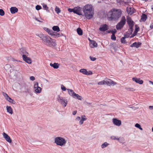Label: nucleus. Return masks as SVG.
<instances>
[{
  "label": "nucleus",
  "instance_id": "nucleus-1",
  "mask_svg": "<svg viewBox=\"0 0 153 153\" xmlns=\"http://www.w3.org/2000/svg\"><path fill=\"white\" fill-rule=\"evenodd\" d=\"M36 35L41 38L42 42L46 45L51 46H55L56 45V40L52 39L48 36L43 34H40Z\"/></svg>",
  "mask_w": 153,
  "mask_h": 153
},
{
  "label": "nucleus",
  "instance_id": "nucleus-2",
  "mask_svg": "<svg viewBox=\"0 0 153 153\" xmlns=\"http://www.w3.org/2000/svg\"><path fill=\"white\" fill-rule=\"evenodd\" d=\"M84 15L88 19H91L93 16L94 10L92 6L87 4L84 6L83 8Z\"/></svg>",
  "mask_w": 153,
  "mask_h": 153
},
{
  "label": "nucleus",
  "instance_id": "nucleus-3",
  "mask_svg": "<svg viewBox=\"0 0 153 153\" xmlns=\"http://www.w3.org/2000/svg\"><path fill=\"white\" fill-rule=\"evenodd\" d=\"M121 14V12L117 10L109 12L108 14V19L109 20H112L113 19H118L120 16Z\"/></svg>",
  "mask_w": 153,
  "mask_h": 153
},
{
  "label": "nucleus",
  "instance_id": "nucleus-4",
  "mask_svg": "<svg viewBox=\"0 0 153 153\" xmlns=\"http://www.w3.org/2000/svg\"><path fill=\"white\" fill-rule=\"evenodd\" d=\"M54 143L57 145L62 146L66 143L65 139L60 137H56L54 139Z\"/></svg>",
  "mask_w": 153,
  "mask_h": 153
},
{
  "label": "nucleus",
  "instance_id": "nucleus-5",
  "mask_svg": "<svg viewBox=\"0 0 153 153\" xmlns=\"http://www.w3.org/2000/svg\"><path fill=\"white\" fill-rule=\"evenodd\" d=\"M126 22L125 17L123 16L122 17L120 22L116 25V28L117 30H121L123 27Z\"/></svg>",
  "mask_w": 153,
  "mask_h": 153
},
{
  "label": "nucleus",
  "instance_id": "nucleus-6",
  "mask_svg": "<svg viewBox=\"0 0 153 153\" xmlns=\"http://www.w3.org/2000/svg\"><path fill=\"white\" fill-rule=\"evenodd\" d=\"M33 88L34 89V92L36 94H40L42 91V88L39 86L38 82H36L34 83Z\"/></svg>",
  "mask_w": 153,
  "mask_h": 153
},
{
  "label": "nucleus",
  "instance_id": "nucleus-7",
  "mask_svg": "<svg viewBox=\"0 0 153 153\" xmlns=\"http://www.w3.org/2000/svg\"><path fill=\"white\" fill-rule=\"evenodd\" d=\"M127 22L129 27V31L131 33L133 31V27L134 26L133 22L130 17H128L127 19Z\"/></svg>",
  "mask_w": 153,
  "mask_h": 153
},
{
  "label": "nucleus",
  "instance_id": "nucleus-8",
  "mask_svg": "<svg viewBox=\"0 0 153 153\" xmlns=\"http://www.w3.org/2000/svg\"><path fill=\"white\" fill-rule=\"evenodd\" d=\"M57 100L64 107H65L66 106L68 103L67 100L65 99L62 97H61L59 95L57 98Z\"/></svg>",
  "mask_w": 153,
  "mask_h": 153
},
{
  "label": "nucleus",
  "instance_id": "nucleus-9",
  "mask_svg": "<svg viewBox=\"0 0 153 153\" xmlns=\"http://www.w3.org/2000/svg\"><path fill=\"white\" fill-rule=\"evenodd\" d=\"M74 13L79 15H82V8L79 7H77L74 8Z\"/></svg>",
  "mask_w": 153,
  "mask_h": 153
},
{
  "label": "nucleus",
  "instance_id": "nucleus-10",
  "mask_svg": "<svg viewBox=\"0 0 153 153\" xmlns=\"http://www.w3.org/2000/svg\"><path fill=\"white\" fill-rule=\"evenodd\" d=\"M105 84L108 85L114 86L117 85V83L107 78H105Z\"/></svg>",
  "mask_w": 153,
  "mask_h": 153
},
{
  "label": "nucleus",
  "instance_id": "nucleus-11",
  "mask_svg": "<svg viewBox=\"0 0 153 153\" xmlns=\"http://www.w3.org/2000/svg\"><path fill=\"white\" fill-rule=\"evenodd\" d=\"M79 72L82 73V74L87 75H91L93 73L92 71H87V70L85 69H81L79 70Z\"/></svg>",
  "mask_w": 153,
  "mask_h": 153
},
{
  "label": "nucleus",
  "instance_id": "nucleus-12",
  "mask_svg": "<svg viewBox=\"0 0 153 153\" xmlns=\"http://www.w3.org/2000/svg\"><path fill=\"white\" fill-rule=\"evenodd\" d=\"M108 28V26L106 24L102 25H100L99 30L101 31L104 32L107 30Z\"/></svg>",
  "mask_w": 153,
  "mask_h": 153
},
{
  "label": "nucleus",
  "instance_id": "nucleus-13",
  "mask_svg": "<svg viewBox=\"0 0 153 153\" xmlns=\"http://www.w3.org/2000/svg\"><path fill=\"white\" fill-rule=\"evenodd\" d=\"M112 122L114 125L117 126H119L121 124V121L116 118H113L112 119Z\"/></svg>",
  "mask_w": 153,
  "mask_h": 153
},
{
  "label": "nucleus",
  "instance_id": "nucleus-14",
  "mask_svg": "<svg viewBox=\"0 0 153 153\" xmlns=\"http://www.w3.org/2000/svg\"><path fill=\"white\" fill-rule=\"evenodd\" d=\"M3 95L7 101L10 103H13V100L6 93L3 92Z\"/></svg>",
  "mask_w": 153,
  "mask_h": 153
},
{
  "label": "nucleus",
  "instance_id": "nucleus-15",
  "mask_svg": "<svg viewBox=\"0 0 153 153\" xmlns=\"http://www.w3.org/2000/svg\"><path fill=\"white\" fill-rule=\"evenodd\" d=\"M132 80L136 83L140 84H142L143 83V80L141 79L140 78H138L137 77H133L132 78Z\"/></svg>",
  "mask_w": 153,
  "mask_h": 153
},
{
  "label": "nucleus",
  "instance_id": "nucleus-16",
  "mask_svg": "<svg viewBox=\"0 0 153 153\" xmlns=\"http://www.w3.org/2000/svg\"><path fill=\"white\" fill-rule=\"evenodd\" d=\"M28 56H26L22 57V58L23 60L26 63L29 64H31L32 62V60L30 58L28 57Z\"/></svg>",
  "mask_w": 153,
  "mask_h": 153
},
{
  "label": "nucleus",
  "instance_id": "nucleus-17",
  "mask_svg": "<svg viewBox=\"0 0 153 153\" xmlns=\"http://www.w3.org/2000/svg\"><path fill=\"white\" fill-rule=\"evenodd\" d=\"M3 135L4 137L6 140L8 142L10 143L12 142L11 140V139L10 137L7 134L4 132L3 134Z\"/></svg>",
  "mask_w": 153,
  "mask_h": 153
},
{
  "label": "nucleus",
  "instance_id": "nucleus-18",
  "mask_svg": "<svg viewBox=\"0 0 153 153\" xmlns=\"http://www.w3.org/2000/svg\"><path fill=\"white\" fill-rule=\"evenodd\" d=\"M21 53L22 55V57L25 56H29V53L26 51L23 48L20 49Z\"/></svg>",
  "mask_w": 153,
  "mask_h": 153
},
{
  "label": "nucleus",
  "instance_id": "nucleus-19",
  "mask_svg": "<svg viewBox=\"0 0 153 153\" xmlns=\"http://www.w3.org/2000/svg\"><path fill=\"white\" fill-rule=\"evenodd\" d=\"M90 41V46L91 48H94L97 47V44L95 41L94 40H91L89 39Z\"/></svg>",
  "mask_w": 153,
  "mask_h": 153
},
{
  "label": "nucleus",
  "instance_id": "nucleus-20",
  "mask_svg": "<svg viewBox=\"0 0 153 153\" xmlns=\"http://www.w3.org/2000/svg\"><path fill=\"white\" fill-rule=\"evenodd\" d=\"M81 119L79 122V125H82L84 121L87 120V118L85 115H82L81 117Z\"/></svg>",
  "mask_w": 153,
  "mask_h": 153
},
{
  "label": "nucleus",
  "instance_id": "nucleus-21",
  "mask_svg": "<svg viewBox=\"0 0 153 153\" xmlns=\"http://www.w3.org/2000/svg\"><path fill=\"white\" fill-rule=\"evenodd\" d=\"M11 13L14 14L18 11V9L16 7H12L10 9Z\"/></svg>",
  "mask_w": 153,
  "mask_h": 153
},
{
  "label": "nucleus",
  "instance_id": "nucleus-22",
  "mask_svg": "<svg viewBox=\"0 0 153 153\" xmlns=\"http://www.w3.org/2000/svg\"><path fill=\"white\" fill-rule=\"evenodd\" d=\"M43 29L46 31L51 36H53V32L52 30H50L49 28L44 27H43Z\"/></svg>",
  "mask_w": 153,
  "mask_h": 153
},
{
  "label": "nucleus",
  "instance_id": "nucleus-23",
  "mask_svg": "<svg viewBox=\"0 0 153 153\" xmlns=\"http://www.w3.org/2000/svg\"><path fill=\"white\" fill-rule=\"evenodd\" d=\"M59 65V64L57 63H54L53 64L51 63L50 64V65L55 69H57L58 68Z\"/></svg>",
  "mask_w": 153,
  "mask_h": 153
},
{
  "label": "nucleus",
  "instance_id": "nucleus-24",
  "mask_svg": "<svg viewBox=\"0 0 153 153\" xmlns=\"http://www.w3.org/2000/svg\"><path fill=\"white\" fill-rule=\"evenodd\" d=\"M135 27L136 28L134 32L133 35L131 36V38L133 37L134 36H135L137 34V32L139 31V28L138 27H137V26L136 25H135Z\"/></svg>",
  "mask_w": 153,
  "mask_h": 153
},
{
  "label": "nucleus",
  "instance_id": "nucleus-25",
  "mask_svg": "<svg viewBox=\"0 0 153 153\" xmlns=\"http://www.w3.org/2000/svg\"><path fill=\"white\" fill-rule=\"evenodd\" d=\"M67 90L68 91L69 94L71 96L73 97L76 93H75L72 90L68 89Z\"/></svg>",
  "mask_w": 153,
  "mask_h": 153
},
{
  "label": "nucleus",
  "instance_id": "nucleus-26",
  "mask_svg": "<svg viewBox=\"0 0 153 153\" xmlns=\"http://www.w3.org/2000/svg\"><path fill=\"white\" fill-rule=\"evenodd\" d=\"M6 109L7 112L10 114H12L13 113V109L10 106H6Z\"/></svg>",
  "mask_w": 153,
  "mask_h": 153
},
{
  "label": "nucleus",
  "instance_id": "nucleus-27",
  "mask_svg": "<svg viewBox=\"0 0 153 153\" xmlns=\"http://www.w3.org/2000/svg\"><path fill=\"white\" fill-rule=\"evenodd\" d=\"M133 9L132 8H127V11L128 13L130 15L132 14L134 12Z\"/></svg>",
  "mask_w": 153,
  "mask_h": 153
},
{
  "label": "nucleus",
  "instance_id": "nucleus-28",
  "mask_svg": "<svg viewBox=\"0 0 153 153\" xmlns=\"http://www.w3.org/2000/svg\"><path fill=\"white\" fill-rule=\"evenodd\" d=\"M73 97L80 100H82V99L81 96L76 93H75Z\"/></svg>",
  "mask_w": 153,
  "mask_h": 153
},
{
  "label": "nucleus",
  "instance_id": "nucleus-29",
  "mask_svg": "<svg viewBox=\"0 0 153 153\" xmlns=\"http://www.w3.org/2000/svg\"><path fill=\"white\" fill-rule=\"evenodd\" d=\"M4 68L7 71H10L11 70V67L10 65L7 64L4 67Z\"/></svg>",
  "mask_w": 153,
  "mask_h": 153
},
{
  "label": "nucleus",
  "instance_id": "nucleus-30",
  "mask_svg": "<svg viewBox=\"0 0 153 153\" xmlns=\"http://www.w3.org/2000/svg\"><path fill=\"white\" fill-rule=\"evenodd\" d=\"M128 36H127L126 35H124V37H122L121 39V42L123 44H126V41L125 40L126 38L128 37Z\"/></svg>",
  "mask_w": 153,
  "mask_h": 153
},
{
  "label": "nucleus",
  "instance_id": "nucleus-31",
  "mask_svg": "<svg viewBox=\"0 0 153 153\" xmlns=\"http://www.w3.org/2000/svg\"><path fill=\"white\" fill-rule=\"evenodd\" d=\"M141 43L139 42H135L133 43V45H134V47L136 48H138L141 45Z\"/></svg>",
  "mask_w": 153,
  "mask_h": 153
},
{
  "label": "nucleus",
  "instance_id": "nucleus-32",
  "mask_svg": "<svg viewBox=\"0 0 153 153\" xmlns=\"http://www.w3.org/2000/svg\"><path fill=\"white\" fill-rule=\"evenodd\" d=\"M52 29L54 31H56L57 32H58L60 31L59 27L57 26H53L52 27Z\"/></svg>",
  "mask_w": 153,
  "mask_h": 153
},
{
  "label": "nucleus",
  "instance_id": "nucleus-33",
  "mask_svg": "<svg viewBox=\"0 0 153 153\" xmlns=\"http://www.w3.org/2000/svg\"><path fill=\"white\" fill-rule=\"evenodd\" d=\"M147 19V16L144 14H143L142 16L141 20L142 21L144 22Z\"/></svg>",
  "mask_w": 153,
  "mask_h": 153
},
{
  "label": "nucleus",
  "instance_id": "nucleus-34",
  "mask_svg": "<svg viewBox=\"0 0 153 153\" xmlns=\"http://www.w3.org/2000/svg\"><path fill=\"white\" fill-rule=\"evenodd\" d=\"M77 32L78 34L79 35H81L82 34V30L80 28H78L77 30Z\"/></svg>",
  "mask_w": 153,
  "mask_h": 153
},
{
  "label": "nucleus",
  "instance_id": "nucleus-35",
  "mask_svg": "<svg viewBox=\"0 0 153 153\" xmlns=\"http://www.w3.org/2000/svg\"><path fill=\"white\" fill-rule=\"evenodd\" d=\"M105 79L104 80L101 81L100 82H99L98 83V85H106L105 84Z\"/></svg>",
  "mask_w": 153,
  "mask_h": 153
},
{
  "label": "nucleus",
  "instance_id": "nucleus-36",
  "mask_svg": "<svg viewBox=\"0 0 153 153\" xmlns=\"http://www.w3.org/2000/svg\"><path fill=\"white\" fill-rule=\"evenodd\" d=\"M109 144L107 142H105L101 145V147L102 149H104Z\"/></svg>",
  "mask_w": 153,
  "mask_h": 153
},
{
  "label": "nucleus",
  "instance_id": "nucleus-37",
  "mask_svg": "<svg viewBox=\"0 0 153 153\" xmlns=\"http://www.w3.org/2000/svg\"><path fill=\"white\" fill-rule=\"evenodd\" d=\"M135 126L136 127L138 128L139 129L141 130H143V129L141 128V126H140V124H139L138 123H136L135 124Z\"/></svg>",
  "mask_w": 153,
  "mask_h": 153
},
{
  "label": "nucleus",
  "instance_id": "nucleus-38",
  "mask_svg": "<svg viewBox=\"0 0 153 153\" xmlns=\"http://www.w3.org/2000/svg\"><path fill=\"white\" fill-rule=\"evenodd\" d=\"M110 138L111 139L113 140H119V138L118 137H117L116 136H112Z\"/></svg>",
  "mask_w": 153,
  "mask_h": 153
},
{
  "label": "nucleus",
  "instance_id": "nucleus-39",
  "mask_svg": "<svg viewBox=\"0 0 153 153\" xmlns=\"http://www.w3.org/2000/svg\"><path fill=\"white\" fill-rule=\"evenodd\" d=\"M55 11L57 14L59 13H60L61 12L60 9L57 7H56L55 8Z\"/></svg>",
  "mask_w": 153,
  "mask_h": 153
},
{
  "label": "nucleus",
  "instance_id": "nucleus-40",
  "mask_svg": "<svg viewBox=\"0 0 153 153\" xmlns=\"http://www.w3.org/2000/svg\"><path fill=\"white\" fill-rule=\"evenodd\" d=\"M126 89L128 91H134L135 90V89L132 88H127Z\"/></svg>",
  "mask_w": 153,
  "mask_h": 153
},
{
  "label": "nucleus",
  "instance_id": "nucleus-41",
  "mask_svg": "<svg viewBox=\"0 0 153 153\" xmlns=\"http://www.w3.org/2000/svg\"><path fill=\"white\" fill-rule=\"evenodd\" d=\"M4 15V12L3 10L0 9V15L1 16H3Z\"/></svg>",
  "mask_w": 153,
  "mask_h": 153
},
{
  "label": "nucleus",
  "instance_id": "nucleus-42",
  "mask_svg": "<svg viewBox=\"0 0 153 153\" xmlns=\"http://www.w3.org/2000/svg\"><path fill=\"white\" fill-rule=\"evenodd\" d=\"M42 9L41 7L39 5H37L36 6V9L38 10Z\"/></svg>",
  "mask_w": 153,
  "mask_h": 153
},
{
  "label": "nucleus",
  "instance_id": "nucleus-43",
  "mask_svg": "<svg viewBox=\"0 0 153 153\" xmlns=\"http://www.w3.org/2000/svg\"><path fill=\"white\" fill-rule=\"evenodd\" d=\"M35 19L36 21L40 22L42 23L43 22V19L41 18H40L39 19L38 18H35Z\"/></svg>",
  "mask_w": 153,
  "mask_h": 153
},
{
  "label": "nucleus",
  "instance_id": "nucleus-44",
  "mask_svg": "<svg viewBox=\"0 0 153 153\" xmlns=\"http://www.w3.org/2000/svg\"><path fill=\"white\" fill-rule=\"evenodd\" d=\"M61 89L64 91H65L67 89L63 85H61Z\"/></svg>",
  "mask_w": 153,
  "mask_h": 153
},
{
  "label": "nucleus",
  "instance_id": "nucleus-45",
  "mask_svg": "<svg viewBox=\"0 0 153 153\" xmlns=\"http://www.w3.org/2000/svg\"><path fill=\"white\" fill-rule=\"evenodd\" d=\"M111 39L114 40H116V37L115 36V34H112L111 37Z\"/></svg>",
  "mask_w": 153,
  "mask_h": 153
},
{
  "label": "nucleus",
  "instance_id": "nucleus-46",
  "mask_svg": "<svg viewBox=\"0 0 153 153\" xmlns=\"http://www.w3.org/2000/svg\"><path fill=\"white\" fill-rule=\"evenodd\" d=\"M53 35L55 36L56 37H59L60 36H61V35L59 33H55L53 32Z\"/></svg>",
  "mask_w": 153,
  "mask_h": 153
},
{
  "label": "nucleus",
  "instance_id": "nucleus-47",
  "mask_svg": "<svg viewBox=\"0 0 153 153\" xmlns=\"http://www.w3.org/2000/svg\"><path fill=\"white\" fill-rule=\"evenodd\" d=\"M43 7L45 9V10H47L48 9V7H47L46 5L43 4Z\"/></svg>",
  "mask_w": 153,
  "mask_h": 153
},
{
  "label": "nucleus",
  "instance_id": "nucleus-48",
  "mask_svg": "<svg viewBox=\"0 0 153 153\" xmlns=\"http://www.w3.org/2000/svg\"><path fill=\"white\" fill-rule=\"evenodd\" d=\"M90 58L91 60L92 61H94L96 60V58L94 57L90 56Z\"/></svg>",
  "mask_w": 153,
  "mask_h": 153
},
{
  "label": "nucleus",
  "instance_id": "nucleus-49",
  "mask_svg": "<svg viewBox=\"0 0 153 153\" xmlns=\"http://www.w3.org/2000/svg\"><path fill=\"white\" fill-rule=\"evenodd\" d=\"M111 32L112 34H115V33L116 32V30L115 29H114L113 30H111Z\"/></svg>",
  "mask_w": 153,
  "mask_h": 153
},
{
  "label": "nucleus",
  "instance_id": "nucleus-50",
  "mask_svg": "<svg viewBox=\"0 0 153 153\" xmlns=\"http://www.w3.org/2000/svg\"><path fill=\"white\" fill-rule=\"evenodd\" d=\"M68 10L70 12H73L74 13V8H73V9L68 8Z\"/></svg>",
  "mask_w": 153,
  "mask_h": 153
},
{
  "label": "nucleus",
  "instance_id": "nucleus-51",
  "mask_svg": "<svg viewBox=\"0 0 153 153\" xmlns=\"http://www.w3.org/2000/svg\"><path fill=\"white\" fill-rule=\"evenodd\" d=\"M30 79L31 80L34 81L35 80V77L33 76H31L30 77Z\"/></svg>",
  "mask_w": 153,
  "mask_h": 153
},
{
  "label": "nucleus",
  "instance_id": "nucleus-52",
  "mask_svg": "<svg viewBox=\"0 0 153 153\" xmlns=\"http://www.w3.org/2000/svg\"><path fill=\"white\" fill-rule=\"evenodd\" d=\"M80 117H77L76 118V120L77 121L80 120Z\"/></svg>",
  "mask_w": 153,
  "mask_h": 153
},
{
  "label": "nucleus",
  "instance_id": "nucleus-53",
  "mask_svg": "<svg viewBox=\"0 0 153 153\" xmlns=\"http://www.w3.org/2000/svg\"><path fill=\"white\" fill-rule=\"evenodd\" d=\"M149 108L150 110H152L153 109V106H150L149 107Z\"/></svg>",
  "mask_w": 153,
  "mask_h": 153
},
{
  "label": "nucleus",
  "instance_id": "nucleus-54",
  "mask_svg": "<svg viewBox=\"0 0 153 153\" xmlns=\"http://www.w3.org/2000/svg\"><path fill=\"white\" fill-rule=\"evenodd\" d=\"M77 113V111H74L73 112L72 114L73 115H75Z\"/></svg>",
  "mask_w": 153,
  "mask_h": 153
},
{
  "label": "nucleus",
  "instance_id": "nucleus-55",
  "mask_svg": "<svg viewBox=\"0 0 153 153\" xmlns=\"http://www.w3.org/2000/svg\"><path fill=\"white\" fill-rule=\"evenodd\" d=\"M150 27L151 29H153V23H152L150 25Z\"/></svg>",
  "mask_w": 153,
  "mask_h": 153
},
{
  "label": "nucleus",
  "instance_id": "nucleus-56",
  "mask_svg": "<svg viewBox=\"0 0 153 153\" xmlns=\"http://www.w3.org/2000/svg\"><path fill=\"white\" fill-rule=\"evenodd\" d=\"M149 82L151 84H152V85H153V82H152L151 81L149 80Z\"/></svg>",
  "mask_w": 153,
  "mask_h": 153
},
{
  "label": "nucleus",
  "instance_id": "nucleus-57",
  "mask_svg": "<svg viewBox=\"0 0 153 153\" xmlns=\"http://www.w3.org/2000/svg\"><path fill=\"white\" fill-rule=\"evenodd\" d=\"M130 46L131 47H134V45H133V44H132Z\"/></svg>",
  "mask_w": 153,
  "mask_h": 153
},
{
  "label": "nucleus",
  "instance_id": "nucleus-58",
  "mask_svg": "<svg viewBox=\"0 0 153 153\" xmlns=\"http://www.w3.org/2000/svg\"><path fill=\"white\" fill-rule=\"evenodd\" d=\"M108 33H111V30L110 31H109L108 32Z\"/></svg>",
  "mask_w": 153,
  "mask_h": 153
},
{
  "label": "nucleus",
  "instance_id": "nucleus-59",
  "mask_svg": "<svg viewBox=\"0 0 153 153\" xmlns=\"http://www.w3.org/2000/svg\"><path fill=\"white\" fill-rule=\"evenodd\" d=\"M11 58V57H8L7 58V59H9V58Z\"/></svg>",
  "mask_w": 153,
  "mask_h": 153
},
{
  "label": "nucleus",
  "instance_id": "nucleus-60",
  "mask_svg": "<svg viewBox=\"0 0 153 153\" xmlns=\"http://www.w3.org/2000/svg\"><path fill=\"white\" fill-rule=\"evenodd\" d=\"M152 132H153V127L152 128Z\"/></svg>",
  "mask_w": 153,
  "mask_h": 153
}]
</instances>
